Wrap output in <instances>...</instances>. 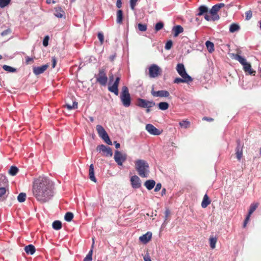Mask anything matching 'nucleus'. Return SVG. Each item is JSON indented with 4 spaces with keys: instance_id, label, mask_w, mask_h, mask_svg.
Returning <instances> with one entry per match:
<instances>
[{
    "instance_id": "nucleus-1",
    "label": "nucleus",
    "mask_w": 261,
    "mask_h": 261,
    "mask_svg": "<svg viewBox=\"0 0 261 261\" xmlns=\"http://www.w3.org/2000/svg\"><path fill=\"white\" fill-rule=\"evenodd\" d=\"M33 193L41 203L48 202L54 195L53 182L46 177H39L33 182Z\"/></svg>"
},
{
    "instance_id": "nucleus-2",
    "label": "nucleus",
    "mask_w": 261,
    "mask_h": 261,
    "mask_svg": "<svg viewBox=\"0 0 261 261\" xmlns=\"http://www.w3.org/2000/svg\"><path fill=\"white\" fill-rule=\"evenodd\" d=\"M135 168L138 174L143 178H147L149 173L148 163L144 160H137L135 162Z\"/></svg>"
},
{
    "instance_id": "nucleus-3",
    "label": "nucleus",
    "mask_w": 261,
    "mask_h": 261,
    "mask_svg": "<svg viewBox=\"0 0 261 261\" xmlns=\"http://www.w3.org/2000/svg\"><path fill=\"white\" fill-rule=\"evenodd\" d=\"M120 99L124 107L127 108L130 106V95L129 93L128 89L126 86H123L122 87V92L120 94Z\"/></svg>"
},
{
    "instance_id": "nucleus-4",
    "label": "nucleus",
    "mask_w": 261,
    "mask_h": 261,
    "mask_svg": "<svg viewBox=\"0 0 261 261\" xmlns=\"http://www.w3.org/2000/svg\"><path fill=\"white\" fill-rule=\"evenodd\" d=\"M94 77L96 78V82L100 85L105 86L107 85L108 79L105 68H100L98 70V74H95Z\"/></svg>"
},
{
    "instance_id": "nucleus-5",
    "label": "nucleus",
    "mask_w": 261,
    "mask_h": 261,
    "mask_svg": "<svg viewBox=\"0 0 261 261\" xmlns=\"http://www.w3.org/2000/svg\"><path fill=\"white\" fill-rule=\"evenodd\" d=\"M96 128L99 137L101 138L107 144L112 145V142L104 128L100 125H97Z\"/></svg>"
},
{
    "instance_id": "nucleus-6",
    "label": "nucleus",
    "mask_w": 261,
    "mask_h": 261,
    "mask_svg": "<svg viewBox=\"0 0 261 261\" xmlns=\"http://www.w3.org/2000/svg\"><path fill=\"white\" fill-rule=\"evenodd\" d=\"M162 72V69L156 64H151L148 68V74L150 78H156L160 75Z\"/></svg>"
},
{
    "instance_id": "nucleus-7",
    "label": "nucleus",
    "mask_w": 261,
    "mask_h": 261,
    "mask_svg": "<svg viewBox=\"0 0 261 261\" xmlns=\"http://www.w3.org/2000/svg\"><path fill=\"white\" fill-rule=\"evenodd\" d=\"M225 6L223 3H219L214 5L208 12L212 16L213 21L218 20L220 19L219 15L217 14L219 10Z\"/></svg>"
},
{
    "instance_id": "nucleus-8",
    "label": "nucleus",
    "mask_w": 261,
    "mask_h": 261,
    "mask_svg": "<svg viewBox=\"0 0 261 261\" xmlns=\"http://www.w3.org/2000/svg\"><path fill=\"white\" fill-rule=\"evenodd\" d=\"M155 105V103L153 100H147L141 98L137 99L136 106L141 108H150Z\"/></svg>"
},
{
    "instance_id": "nucleus-9",
    "label": "nucleus",
    "mask_w": 261,
    "mask_h": 261,
    "mask_svg": "<svg viewBox=\"0 0 261 261\" xmlns=\"http://www.w3.org/2000/svg\"><path fill=\"white\" fill-rule=\"evenodd\" d=\"M114 160L117 164L119 166L122 165L127 159V155L126 153H122L118 150H116L114 153Z\"/></svg>"
},
{
    "instance_id": "nucleus-10",
    "label": "nucleus",
    "mask_w": 261,
    "mask_h": 261,
    "mask_svg": "<svg viewBox=\"0 0 261 261\" xmlns=\"http://www.w3.org/2000/svg\"><path fill=\"white\" fill-rule=\"evenodd\" d=\"M96 150L97 151L102 152L103 155L106 156H112L113 155V151L111 148L103 144L98 145Z\"/></svg>"
},
{
    "instance_id": "nucleus-11",
    "label": "nucleus",
    "mask_w": 261,
    "mask_h": 261,
    "mask_svg": "<svg viewBox=\"0 0 261 261\" xmlns=\"http://www.w3.org/2000/svg\"><path fill=\"white\" fill-rule=\"evenodd\" d=\"M0 197H2L6 192L5 187L7 185L8 181L7 177L3 174H0Z\"/></svg>"
},
{
    "instance_id": "nucleus-12",
    "label": "nucleus",
    "mask_w": 261,
    "mask_h": 261,
    "mask_svg": "<svg viewBox=\"0 0 261 261\" xmlns=\"http://www.w3.org/2000/svg\"><path fill=\"white\" fill-rule=\"evenodd\" d=\"M153 87L151 91V95L154 97L170 98V93L167 90L154 91Z\"/></svg>"
},
{
    "instance_id": "nucleus-13",
    "label": "nucleus",
    "mask_w": 261,
    "mask_h": 261,
    "mask_svg": "<svg viewBox=\"0 0 261 261\" xmlns=\"http://www.w3.org/2000/svg\"><path fill=\"white\" fill-rule=\"evenodd\" d=\"M120 80V77H117L113 83V84L108 87V90L111 92L114 93L116 96L119 94L118 87Z\"/></svg>"
},
{
    "instance_id": "nucleus-14",
    "label": "nucleus",
    "mask_w": 261,
    "mask_h": 261,
    "mask_svg": "<svg viewBox=\"0 0 261 261\" xmlns=\"http://www.w3.org/2000/svg\"><path fill=\"white\" fill-rule=\"evenodd\" d=\"M132 187L133 189H139L141 186V181L137 175H133L130 179Z\"/></svg>"
},
{
    "instance_id": "nucleus-15",
    "label": "nucleus",
    "mask_w": 261,
    "mask_h": 261,
    "mask_svg": "<svg viewBox=\"0 0 261 261\" xmlns=\"http://www.w3.org/2000/svg\"><path fill=\"white\" fill-rule=\"evenodd\" d=\"M181 78H175L173 81V83L175 84H179L181 83L189 84L190 82L193 81V79L191 76H181Z\"/></svg>"
},
{
    "instance_id": "nucleus-16",
    "label": "nucleus",
    "mask_w": 261,
    "mask_h": 261,
    "mask_svg": "<svg viewBox=\"0 0 261 261\" xmlns=\"http://www.w3.org/2000/svg\"><path fill=\"white\" fill-rule=\"evenodd\" d=\"M145 128L151 135H159L161 134V132L151 124H146Z\"/></svg>"
},
{
    "instance_id": "nucleus-17",
    "label": "nucleus",
    "mask_w": 261,
    "mask_h": 261,
    "mask_svg": "<svg viewBox=\"0 0 261 261\" xmlns=\"http://www.w3.org/2000/svg\"><path fill=\"white\" fill-rule=\"evenodd\" d=\"M237 146L236 148V153L237 159L239 160H240L242 156L243 144L241 143L240 140H238L237 141Z\"/></svg>"
},
{
    "instance_id": "nucleus-18",
    "label": "nucleus",
    "mask_w": 261,
    "mask_h": 261,
    "mask_svg": "<svg viewBox=\"0 0 261 261\" xmlns=\"http://www.w3.org/2000/svg\"><path fill=\"white\" fill-rule=\"evenodd\" d=\"M47 64L43 65L41 66L34 67L33 69V73L38 75L43 73L48 67Z\"/></svg>"
},
{
    "instance_id": "nucleus-19",
    "label": "nucleus",
    "mask_w": 261,
    "mask_h": 261,
    "mask_svg": "<svg viewBox=\"0 0 261 261\" xmlns=\"http://www.w3.org/2000/svg\"><path fill=\"white\" fill-rule=\"evenodd\" d=\"M243 70L246 75H254L256 71L253 70L249 63H247L243 66Z\"/></svg>"
},
{
    "instance_id": "nucleus-20",
    "label": "nucleus",
    "mask_w": 261,
    "mask_h": 261,
    "mask_svg": "<svg viewBox=\"0 0 261 261\" xmlns=\"http://www.w3.org/2000/svg\"><path fill=\"white\" fill-rule=\"evenodd\" d=\"M176 70L180 76H190L187 72L182 63H178L176 66Z\"/></svg>"
},
{
    "instance_id": "nucleus-21",
    "label": "nucleus",
    "mask_w": 261,
    "mask_h": 261,
    "mask_svg": "<svg viewBox=\"0 0 261 261\" xmlns=\"http://www.w3.org/2000/svg\"><path fill=\"white\" fill-rule=\"evenodd\" d=\"M152 233L151 232H147L145 234L140 236L139 237V240L140 242L144 244L147 243L151 238Z\"/></svg>"
},
{
    "instance_id": "nucleus-22",
    "label": "nucleus",
    "mask_w": 261,
    "mask_h": 261,
    "mask_svg": "<svg viewBox=\"0 0 261 261\" xmlns=\"http://www.w3.org/2000/svg\"><path fill=\"white\" fill-rule=\"evenodd\" d=\"M206 13H208V7L205 5H201L197 9V16H202Z\"/></svg>"
},
{
    "instance_id": "nucleus-23",
    "label": "nucleus",
    "mask_w": 261,
    "mask_h": 261,
    "mask_svg": "<svg viewBox=\"0 0 261 261\" xmlns=\"http://www.w3.org/2000/svg\"><path fill=\"white\" fill-rule=\"evenodd\" d=\"M232 56L233 58L239 61L241 64L243 65V66L247 63L248 62L246 61V60L245 58L242 56L238 55V54H232Z\"/></svg>"
},
{
    "instance_id": "nucleus-24",
    "label": "nucleus",
    "mask_w": 261,
    "mask_h": 261,
    "mask_svg": "<svg viewBox=\"0 0 261 261\" xmlns=\"http://www.w3.org/2000/svg\"><path fill=\"white\" fill-rule=\"evenodd\" d=\"M155 185V181L153 179L147 180L144 182V186L148 190L152 189Z\"/></svg>"
},
{
    "instance_id": "nucleus-25",
    "label": "nucleus",
    "mask_w": 261,
    "mask_h": 261,
    "mask_svg": "<svg viewBox=\"0 0 261 261\" xmlns=\"http://www.w3.org/2000/svg\"><path fill=\"white\" fill-rule=\"evenodd\" d=\"M24 251L27 254L33 255L35 252L36 249L33 245L30 244L25 246Z\"/></svg>"
},
{
    "instance_id": "nucleus-26",
    "label": "nucleus",
    "mask_w": 261,
    "mask_h": 261,
    "mask_svg": "<svg viewBox=\"0 0 261 261\" xmlns=\"http://www.w3.org/2000/svg\"><path fill=\"white\" fill-rule=\"evenodd\" d=\"M89 178L94 182H96V179L94 176V170L93 164H91L89 166Z\"/></svg>"
},
{
    "instance_id": "nucleus-27",
    "label": "nucleus",
    "mask_w": 261,
    "mask_h": 261,
    "mask_svg": "<svg viewBox=\"0 0 261 261\" xmlns=\"http://www.w3.org/2000/svg\"><path fill=\"white\" fill-rule=\"evenodd\" d=\"M211 203V200L207 194H205L201 202V207L202 208L206 207Z\"/></svg>"
},
{
    "instance_id": "nucleus-28",
    "label": "nucleus",
    "mask_w": 261,
    "mask_h": 261,
    "mask_svg": "<svg viewBox=\"0 0 261 261\" xmlns=\"http://www.w3.org/2000/svg\"><path fill=\"white\" fill-rule=\"evenodd\" d=\"M173 30L174 31V37H177L184 31V29L181 25H177L173 27Z\"/></svg>"
},
{
    "instance_id": "nucleus-29",
    "label": "nucleus",
    "mask_w": 261,
    "mask_h": 261,
    "mask_svg": "<svg viewBox=\"0 0 261 261\" xmlns=\"http://www.w3.org/2000/svg\"><path fill=\"white\" fill-rule=\"evenodd\" d=\"M64 14L65 13L64 11L61 7H57L55 8L54 15L56 17L58 18H62L63 17Z\"/></svg>"
},
{
    "instance_id": "nucleus-30",
    "label": "nucleus",
    "mask_w": 261,
    "mask_h": 261,
    "mask_svg": "<svg viewBox=\"0 0 261 261\" xmlns=\"http://www.w3.org/2000/svg\"><path fill=\"white\" fill-rule=\"evenodd\" d=\"M123 18V13L122 10H119L117 12V20L116 22L118 24L122 23Z\"/></svg>"
},
{
    "instance_id": "nucleus-31",
    "label": "nucleus",
    "mask_w": 261,
    "mask_h": 261,
    "mask_svg": "<svg viewBox=\"0 0 261 261\" xmlns=\"http://www.w3.org/2000/svg\"><path fill=\"white\" fill-rule=\"evenodd\" d=\"M205 45L208 51L210 53H212L214 51V44L210 41H206L205 42Z\"/></svg>"
},
{
    "instance_id": "nucleus-32",
    "label": "nucleus",
    "mask_w": 261,
    "mask_h": 261,
    "mask_svg": "<svg viewBox=\"0 0 261 261\" xmlns=\"http://www.w3.org/2000/svg\"><path fill=\"white\" fill-rule=\"evenodd\" d=\"M53 228L57 230H60L61 229L62 225V223L59 220H56L53 222L52 224Z\"/></svg>"
},
{
    "instance_id": "nucleus-33",
    "label": "nucleus",
    "mask_w": 261,
    "mask_h": 261,
    "mask_svg": "<svg viewBox=\"0 0 261 261\" xmlns=\"http://www.w3.org/2000/svg\"><path fill=\"white\" fill-rule=\"evenodd\" d=\"M169 105L167 102H161L158 103V107L161 110H166L168 109Z\"/></svg>"
},
{
    "instance_id": "nucleus-34",
    "label": "nucleus",
    "mask_w": 261,
    "mask_h": 261,
    "mask_svg": "<svg viewBox=\"0 0 261 261\" xmlns=\"http://www.w3.org/2000/svg\"><path fill=\"white\" fill-rule=\"evenodd\" d=\"M78 103L77 101L74 100L73 101L72 105H70L69 103H66L65 107L67 108L68 110H71L72 109H75L77 108Z\"/></svg>"
},
{
    "instance_id": "nucleus-35",
    "label": "nucleus",
    "mask_w": 261,
    "mask_h": 261,
    "mask_svg": "<svg viewBox=\"0 0 261 261\" xmlns=\"http://www.w3.org/2000/svg\"><path fill=\"white\" fill-rule=\"evenodd\" d=\"M3 68L5 71L9 72H11V73L15 72L17 70L16 68L8 66V65H3Z\"/></svg>"
},
{
    "instance_id": "nucleus-36",
    "label": "nucleus",
    "mask_w": 261,
    "mask_h": 261,
    "mask_svg": "<svg viewBox=\"0 0 261 261\" xmlns=\"http://www.w3.org/2000/svg\"><path fill=\"white\" fill-rule=\"evenodd\" d=\"M240 26L237 23H232L230 25L229 31L231 33H234L240 30Z\"/></svg>"
},
{
    "instance_id": "nucleus-37",
    "label": "nucleus",
    "mask_w": 261,
    "mask_h": 261,
    "mask_svg": "<svg viewBox=\"0 0 261 261\" xmlns=\"http://www.w3.org/2000/svg\"><path fill=\"white\" fill-rule=\"evenodd\" d=\"M258 204L257 203H252L249 207V209L248 211V214H249V215H251L255 211V210L257 208V207H258Z\"/></svg>"
},
{
    "instance_id": "nucleus-38",
    "label": "nucleus",
    "mask_w": 261,
    "mask_h": 261,
    "mask_svg": "<svg viewBox=\"0 0 261 261\" xmlns=\"http://www.w3.org/2000/svg\"><path fill=\"white\" fill-rule=\"evenodd\" d=\"M18 171V169L17 167L12 166L9 171V173L12 176L15 175Z\"/></svg>"
},
{
    "instance_id": "nucleus-39",
    "label": "nucleus",
    "mask_w": 261,
    "mask_h": 261,
    "mask_svg": "<svg viewBox=\"0 0 261 261\" xmlns=\"http://www.w3.org/2000/svg\"><path fill=\"white\" fill-rule=\"evenodd\" d=\"M92 254H93V250L92 249H90L86 256L84 258L83 261H91L92 260ZM97 261H101V260H97Z\"/></svg>"
},
{
    "instance_id": "nucleus-40",
    "label": "nucleus",
    "mask_w": 261,
    "mask_h": 261,
    "mask_svg": "<svg viewBox=\"0 0 261 261\" xmlns=\"http://www.w3.org/2000/svg\"><path fill=\"white\" fill-rule=\"evenodd\" d=\"M73 218V214L71 212H67L64 216L65 220L67 222H70Z\"/></svg>"
},
{
    "instance_id": "nucleus-41",
    "label": "nucleus",
    "mask_w": 261,
    "mask_h": 261,
    "mask_svg": "<svg viewBox=\"0 0 261 261\" xmlns=\"http://www.w3.org/2000/svg\"><path fill=\"white\" fill-rule=\"evenodd\" d=\"M217 239L216 238L211 237L210 238V247L212 249H214L216 247V244Z\"/></svg>"
},
{
    "instance_id": "nucleus-42",
    "label": "nucleus",
    "mask_w": 261,
    "mask_h": 261,
    "mask_svg": "<svg viewBox=\"0 0 261 261\" xmlns=\"http://www.w3.org/2000/svg\"><path fill=\"white\" fill-rule=\"evenodd\" d=\"M26 194L25 193H20L17 196V200L19 202H23L25 200Z\"/></svg>"
},
{
    "instance_id": "nucleus-43",
    "label": "nucleus",
    "mask_w": 261,
    "mask_h": 261,
    "mask_svg": "<svg viewBox=\"0 0 261 261\" xmlns=\"http://www.w3.org/2000/svg\"><path fill=\"white\" fill-rule=\"evenodd\" d=\"M179 124L181 127L187 128L190 126V122L187 120H182L179 122Z\"/></svg>"
},
{
    "instance_id": "nucleus-44",
    "label": "nucleus",
    "mask_w": 261,
    "mask_h": 261,
    "mask_svg": "<svg viewBox=\"0 0 261 261\" xmlns=\"http://www.w3.org/2000/svg\"><path fill=\"white\" fill-rule=\"evenodd\" d=\"M164 23L162 21H159L156 23L155 25L154 29L156 32H158L161 29H162L164 27Z\"/></svg>"
},
{
    "instance_id": "nucleus-45",
    "label": "nucleus",
    "mask_w": 261,
    "mask_h": 261,
    "mask_svg": "<svg viewBox=\"0 0 261 261\" xmlns=\"http://www.w3.org/2000/svg\"><path fill=\"white\" fill-rule=\"evenodd\" d=\"M11 0H0V7L2 8H5L9 4Z\"/></svg>"
},
{
    "instance_id": "nucleus-46",
    "label": "nucleus",
    "mask_w": 261,
    "mask_h": 261,
    "mask_svg": "<svg viewBox=\"0 0 261 261\" xmlns=\"http://www.w3.org/2000/svg\"><path fill=\"white\" fill-rule=\"evenodd\" d=\"M138 27L139 30L141 32H144L147 30V25L145 24L139 23Z\"/></svg>"
},
{
    "instance_id": "nucleus-47",
    "label": "nucleus",
    "mask_w": 261,
    "mask_h": 261,
    "mask_svg": "<svg viewBox=\"0 0 261 261\" xmlns=\"http://www.w3.org/2000/svg\"><path fill=\"white\" fill-rule=\"evenodd\" d=\"M172 45H173V42H172V40H170L167 41V42L166 43L165 46V49L169 50L171 48Z\"/></svg>"
},
{
    "instance_id": "nucleus-48",
    "label": "nucleus",
    "mask_w": 261,
    "mask_h": 261,
    "mask_svg": "<svg viewBox=\"0 0 261 261\" xmlns=\"http://www.w3.org/2000/svg\"><path fill=\"white\" fill-rule=\"evenodd\" d=\"M246 19L248 20L250 19L252 16V12L251 10H248L245 12Z\"/></svg>"
},
{
    "instance_id": "nucleus-49",
    "label": "nucleus",
    "mask_w": 261,
    "mask_h": 261,
    "mask_svg": "<svg viewBox=\"0 0 261 261\" xmlns=\"http://www.w3.org/2000/svg\"><path fill=\"white\" fill-rule=\"evenodd\" d=\"M138 0H130V1H129L130 7V9L132 10H135V6L136 5V3L138 2Z\"/></svg>"
},
{
    "instance_id": "nucleus-50",
    "label": "nucleus",
    "mask_w": 261,
    "mask_h": 261,
    "mask_svg": "<svg viewBox=\"0 0 261 261\" xmlns=\"http://www.w3.org/2000/svg\"><path fill=\"white\" fill-rule=\"evenodd\" d=\"M49 36H46L44 37L43 40V45L44 46H47L48 44V41H49Z\"/></svg>"
},
{
    "instance_id": "nucleus-51",
    "label": "nucleus",
    "mask_w": 261,
    "mask_h": 261,
    "mask_svg": "<svg viewBox=\"0 0 261 261\" xmlns=\"http://www.w3.org/2000/svg\"><path fill=\"white\" fill-rule=\"evenodd\" d=\"M97 36L100 43L102 44L104 41V36L103 34L101 32H99L97 34Z\"/></svg>"
},
{
    "instance_id": "nucleus-52",
    "label": "nucleus",
    "mask_w": 261,
    "mask_h": 261,
    "mask_svg": "<svg viewBox=\"0 0 261 261\" xmlns=\"http://www.w3.org/2000/svg\"><path fill=\"white\" fill-rule=\"evenodd\" d=\"M203 15H204V19L206 20H207L208 21H213L212 16L211 17H210L209 16V15L208 14V13H205Z\"/></svg>"
},
{
    "instance_id": "nucleus-53",
    "label": "nucleus",
    "mask_w": 261,
    "mask_h": 261,
    "mask_svg": "<svg viewBox=\"0 0 261 261\" xmlns=\"http://www.w3.org/2000/svg\"><path fill=\"white\" fill-rule=\"evenodd\" d=\"M10 33H11V30L9 29H7V30L3 31L1 33V36H5L6 35L9 34Z\"/></svg>"
},
{
    "instance_id": "nucleus-54",
    "label": "nucleus",
    "mask_w": 261,
    "mask_h": 261,
    "mask_svg": "<svg viewBox=\"0 0 261 261\" xmlns=\"http://www.w3.org/2000/svg\"><path fill=\"white\" fill-rule=\"evenodd\" d=\"M162 188V184L161 183H158L156 186H155V187L154 188V192H158Z\"/></svg>"
},
{
    "instance_id": "nucleus-55",
    "label": "nucleus",
    "mask_w": 261,
    "mask_h": 261,
    "mask_svg": "<svg viewBox=\"0 0 261 261\" xmlns=\"http://www.w3.org/2000/svg\"><path fill=\"white\" fill-rule=\"evenodd\" d=\"M170 214V211L168 209H167L165 211V221H164V222H165L167 220V219H168Z\"/></svg>"
},
{
    "instance_id": "nucleus-56",
    "label": "nucleus",
    "mask_w": 261,
    "mask_h": 261,
    "mask_svg": "<svg viewBox=\"0 0 261 261\" xmlns=\"http://www.w3.org/2000/svg\"><path fill=\"white\" fill-rule=\"evenodd\" d=\"M144 261H151L150 257L148 253H147L144 256Z\"/></svg>"
},
{
    "instance_id": "nucleus-57",
    "label": "nucleus",
    "mask_w": 261,
    "mask_h": 261,
    "mask_svg": "<svg viewBox=\"0 0 261 261\" xmlns=\"http://www.w3.org/2000/svg\"><path fill=\"white\" fill-rule=\"evenodd\" d=\"M33 59L32 58L29 57L28 56L25 57V63L28 64L30 62L33 61Z\"/></svg>"
},
{
    "instance_id": "nucleus-58",
    "label": "nucleus",
    "mask_w": 261,
    "mask_h": 261,
    "mask_svg": "<svg viewBox=\"0 0 261 261\" xmlns=\"http://www.w3.org/2000/svg\"><path fill=\"white\" fill-rule=\"evenodd\" d=\"M52 67L55 68L56 65L57 60L55 57H52Z\"/></svg>"
},
{
    "instance_id": "nucleus-59",
    "label": "nucleus",
    "mask_w": 261,
    "mask_h": 261,
    "mask_svg": "<svg viewBox=\"0 0 261 261\" xmlns=\"http://www.w3.org/2000/svg\"><path fill=\"white\" fill-rule=\"evenodd\" d=\"M116 6L118 8H120L122 7L121 0H117V1Z\"/></svg>"
},
{
    "instance_id": "nucleus-60",
    "label": "nucleus",
    "mask_w": 261,
    "mask_h": 261,
    "mask_svg": "<svg viewBox=\"0 0 261 261\" xmlns=\"http://www.w3.org/2000/svg\"><path fill=\"white\" fill-rule=\"evenodd\" d=\"M116 58V54H114L109 57V60L111 61H113Z\"/></svg>"
},
{
    "instance_id": "nucleus-61",
    "label": "nucleus",
    "mask_w": 261,
    "mask_h": 261,
    "mask_svg": "<svg viewBox=\"0 0 261 261\" xmlns=\"http://www.w3.org/2000/svg\"><path fill=\"white\" fill-rule=\"evenodd\" d=\"M203 120H206L207 121H213V119L212 118H211V117H204L203 118Z\"/></svg>"
},
{
    "instance_id": "nucleus-62",
    "label": "nucleus",
    "mask_w": 261,
    "mask_h": 261,
    "mask_svg": "<svg viewBox=\"0 0 261 261\" xmlns=\"http://www.w3.org/2000/svg\"><path fill=\"white\" fill-rule=\"evenodd\" d=\"M114 145H115V147H116L117 149H118V148H120V143H118L117 141H114Z\"/></svg>"
},
{
    "instance_id": "nucleus-63",
    "label": "nucleus",
    "mask_w": 261,
    "mask_h": 261,
    "mask_svg": "<svg viewBox=\"0 0 261 261\" xmlns=\"http://www.w3.org/2000/svg\"><path fill=\"white\" fill-rule=\"evenodd\" d=\"M250 216L251 215H249V214L248 213V215L246 216L244 221H245L246 222H248L250 219Z\"/></svg>"
},
{
    "instance_id": "nucleus-64",
    "label": "nucleus",
    "mask_w": 261,
    "mask_h": 261,
    "mask_svg": "<svg viewBox=\"0 0 261 261\" xmlns=\"http://www.w3.org/2000/svg\"><path fill=\"white\" fill-rule=\"evenodd\" d=\"M166 193V190L165 188H163L162 190V191H161V195L162 196H163L164 195H165Z\"/></svg>"
}]
</instances>
